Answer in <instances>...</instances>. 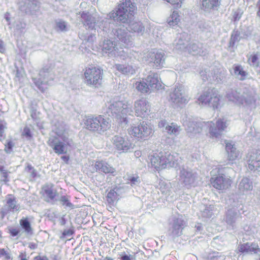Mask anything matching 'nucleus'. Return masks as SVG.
<instances>
[{"instance_id":"19","label":"nucleus","mask_w":260,"mask_h":260,"mask_svg":"<svg viewBox=\"0 0 260 260\" xmlns=\"http://www.w3.org/2000/svg\"><path fill=\"white\" fill-rule=\"evenodd\" d=\"M135 113L137 116L145 117L150 112V105L144 99L136 101L134 104Z\"/></svg>"},{"instance_id":"47","label":"nucleus","mask_w":260,"mask_h":260,"mask_svg":"<svg viewBox=\"0 0 260 260\" xmlns=\"http://www.w3.org/2000/svg\"><path fill=\"white\" fill-rule=\"evenodd\" d=\"M136 88L142 93H147L150 91V88L146 81H140L136 83Z\"/></svg>"},{"instance_id":"6","label":"nucleus","mask_w":260,"mask_h":260,"mask_svg":"<svg viewBox=\"0 0 260 260\" xmlns=\"http://www.w3.org/2000/svg\"><path fill=\"white\" fill-rule=\"evenodd\" d=\"M186 225L187 223L182 215L172 216L169 223L168 237L173 241H175L183 234V230Z\"/></svg>"},{"instance_id":"3","label":"nucleus","mask_w":260,"mask_h":260,"mask_svg":"<svg viewBox=\"0 0 260 260\" xmlns=\"http://www.w3.org/2000/svg\"><path fill=\"white\" fill-rule=\"evenodd\" d=\"M255 91L250 87L229 90L226 93L228 99L238 105L249 106L255 102Z\"/></svg>"},{"instance_id":"5","label":"nucleus","mask_w":260,"mask_h":260,"mask_svg":"<svg viewBox=\"0 0 260 260\" xmlns=\"http://www.w3.org/2000/svg\"><path fill=\"white\" fill-rule=\"evenodd\" d=\"M84 125L87 129L99 134L104 133L110 127L109 122L101 115L86 117L84 120Z\"/></svg>"},{"instance_id":"22","label":"nucleus","mask_w":260,"mask_h":260,"mask_svg":"<svg viewBox=\"0 0 260 260\" xmlns=\"http://www.w3.org/2000/svg\"><path fill=\"white\" fill-rule=\"evenodd\" d=\"M237 249L239 252L244 254H256L259 251L258 245L255 243H240L238 245Z\"/></svg>"},{"instance_id":"29","label":"nucleus","mask_w":260,"mask_h":260,"mask_svg":"<svg viewBox=\"0 0 260 260\" xmlns=\"http://www.w3.org/2000/svg\"><path fill=\"white\" fill-rule=\"evenodd\" d=\"M214 206L213 205H202L200 206L198 216L200 218L207 219L211 218L213 215Z\"/></svg>"},{"instance_id":"37","label":"nucleus","mask_w":260,"mask_h":260,"mask_svg":"<svg viewBox=\"0 0 260 260\" xmlns=\"http://www.w3.org/2000/svg\"><path fill=\"white\" fill-rule=\"evenodd\" d=\"M164 161H166V168L167 167H174L177 165V159L175 158V156L171 154L169 152L163 153Z\"/></svg>"},{"instance_id":"45","label":"nucleus","mask_w":260,"mask_h":260,"mask_svg":"<svg viewBox=\"0 0 260 260\" xmlns=\"http://www.w3.org/2000/svg\"><path fill=\"white\" fill-rule=\"evenodd\" d=\"M165 130L169 134L177 135L179 134L181 128L179 126L172 123L171 125H166Z\"/></svg>"},{"instance_id":"13","label":"nucleus","mask_w":260,"mask_h":260,"mask_svg":"<svg viewBox=\"0 0 260 260\" xmlns=\"http://www.w3.org/2000/svg\"><path fill=\"white\" fill-rule=\"evenodd\" d=\"M180 181L187 188L194 187L198 184V174L190 169L183 168L180 172Z\"/></svg>"},{"instance_id":"41","label":"nucleus","mask_w":260,"mask_h":260,"mask_svg":"<svg viewBox=\"0 0 260 260\" xmlns=\"http://www.w3.org/2000/svg\"><path fill=\"white\" fill-rule=\"evenodd\" d=\"M20 224L25 232L29 235L33 234V231L30 223L27 218H23L20 220Z\"/></svg>"},{"instance_id":"49","label":"nucleus","mask_w":260,"mask_h":260,"mask_svg":"<svg viewBox=\"0 0 260 260\" xmlns=\"http://www.w3.org/2000/svg\"><path fill=\"white\" fill-rule=\"evenodd\" d=\"M179 21L180 18L178 13L176 11H174L168 20V23L170 26H173L177 25Z\"/></svg>"},{"instance_id":"36","label":"nucleus","mask_w":260,"mask_h":260,"mask_svg":"<svg viewBox=\"0 0 260 260\" xmlns=\"http://www.w3.org/2000/svg\"><path fill=\"white\" fill-rule=\"evenodd\" d=\"M202 8L205 11L214 10L219 6V0H201Z\"/></svg>"},{"instance_id":"64","label":"nucleus","mask_w":260,"mask_h":260,"mask_svg":"<svg viewBox=\"0 0 260 260\" xmlns=\"http://www.w3.org/2000/svg\"><path fill=\"white\" fill-rule=\"evenodd\" d=\"M200 74L203 81H205L208 80V77L209 75H207V72L206 71H202Z\"/></svg>"},{"instance_id":"26","label":"nucleus","mask_w":260,"mask_h":260,"mask_svg":"<svg viewBox=\"0 0 260 260\" xmlns=\"http://www.w3.org/2000/svg\"><path fill=\"white\" fill-rule=\"evenodd\" d=\"M146 81L150 88V91L158 90L161 87V82L159 80V77L157 73L150 74L147 77Z\"/></svg>"},{"instance_id":"44","label":"nucleus","mask_w":260,"mask_h":260,"mask_svg":"<svg viewBox=\"0 0 260 260\" xmlns=\"http://www.w3.org/2000/svg\"><path fill=\"white\" fill-rule=\"evenodd\" d=\"M118 188L114 187L111 189L107 195V201L108 203L113 204L114 202L118 199V193L117 192Z\"/></svg>"},{"instance_id":"35","label":"nucleus","mask_w":260,"mask_h":260,"mask_svg":"<svg viewBox=\"0 0 260 260\" xmlns=\"http://www.w3.org/2000/svg\"><path fill=\"white\" fill-rule=\"evenodd\" d=\"M24 4L26 6L21 5L20 9L22 11L27 13L31 11L36 10L38 7L39 2L37 0H26Z\"/></svg>"},{"instance_id":"12","label":"nucleus","mask_w":260,"mask_h":260,"mask_svg":"<svg viewBox=\"0 0 260 260\" xmlns=\"http://www.w3.org/2000/svg\"><path fill=\"white\" fill-rule=\"evenodd\" d=\"M166 55L163 51L153 50L148 52L146 61L155 69H160L164 67Z\"/></svg>"},{"instance_id":"14","label":"nucleus","mask_w":260,"mask_h":260,"mask_svg":"<svg viewBox=\"0 0 260 260\" xmlns=\"http://www.w3.org/2000/svg\"><path fill=\"white\" fill-rule=\"evenodd\" d=\"M47 144L58 154L67 153V146L68 145H70L69 138H67L66 142L61 140L55 136H50L47 141Z\"/></svg>"},{"instance_id":"4","label":"nucleus","mask_w":260,"mask_h":260,"mask_svg":"<svg viewBox=\"0 0 260 260\" xmlns=\"http://www.w3.org/2000/svg\"><path fill=\"white\" fill-rule=\"evenodd\" d=\"M106 21H102L100 27L102 26V24H104L103 27V33L106 32L109 34V36L113 38L114 39L119 40L126 45H131L132 44L131 37L127 32V28H125L124 26H117L115 28L111 29L110 28V22L109 20H113V19H108L107 16L106 17Z\"/></svg>"},{"instance_id":"60","label":"nucleus","mask_w":260,"mask_h":260,"mask_svg":"<svg viewBox=\"0 0 260 260\" xmlns=\"http://www.w3.org/2000/svg\"><path fill=\"white\" fill-rule=\"evenodd\" d=\"M135 256L134 255L123 253L121 255L120 260H133Z\"/></svg>"},{"instance_id":"53","label":"nucleus","mask_w":260,"mask_h":260,"mask_svg":"<svg viewBox=\"0 0 260 260\" xmlns=\"http://www.w3.org/2000/svg\"><path fill=\"white\" fill-rule=\"evenodd\" d=\"M26 25V23L23 21H18L16 22L15 30L19 33H22L25 29Z\"/></svg>"},{"instance_id":"1","label":"nucleus","mask_w":260,"mask_h":260,"mask_svg":"<svg viewBox=\"0 0 260 260\" xmlns=\"http://www.w3.org/2000/svg\"><path fill=\"white\" fill-rule=\"evenodd\" d=\"M136 7L130 0H125L118 5L115 11L107 14L108 19H113L114 21L128 24V28L133 32L142 34L145 27L140 21L135 20Z\"/></svg>"},{"instance_id":"27","label":"nucleus","mask_w":260,"mask_h":260,"mask_svg":"<svg viewBox=\"0 0 260 260\" xmlns=\"http://www.w3.org/2000/svg\"><path fill=\"white\" fill-rule=\"evenodd\" d=\"M224 143L229 160L236 159L239 155V151L237 150L234 143L232 141L225 140Z\"/></svg>"},{"instance_id":"48","label":"nucleus","mask_w":260,"mask_h":260,"mask_svg":"<svg viewBox=\"0 0 260 260\" xmlns=\"http://www.w3.org/2000/svg\"><path fill=\"white\" fill-rule=\"evenodd\" d=\"M57 201H58L62 206L73 209L74 205L70 201L68 197L66 196H61Z\"/></svg>"},{"instance_id":"63","label":"nucleus","mask_w":260,"mask_h":260,"mask_svg":"<svg viewBox=\"0 0 260 260\" xmlns=\"http://www.w3.org/2000/svg\"><path fill=\"white\" fill-rule=\"evenodd\" d=\"M198 27L201 30L203 31L207 29L208 25L205 22L201 21L198 23Z\"/></svg>"},{"instance_id":"32","label":"nucleus","mask_w":260,"mask_h":260,"mask_svg":"<svg viewBox=\"0 0 260 260\" xmlns=\"http://www.w3.org/2000/svg\"><path fill=\"white\" fill-rule=\"evenodd\" d=\"M94 167L96 170L100 172H103L106 174H113L115 171V169L111 167L108 163L103 161H96Z\"/></svg>"},{"instance_id":"17","label":"nucleus","mask_w":260,"mask_h":260,"mask_svg":"<svg viewBox=\"0 0 260 260\" xmlns=\"http://www.w3.org/2000/svg\"><path fill=\"white\" fill-rule=\"evenodd\" d=\"M6 204L2 208L0 212V218L3 219L4 217L10 211L15 212L19 211L20 207L17 204L16 199L11 194L8 196Z\"/></svg>"},{"instance_id":"40","label":"nucleus","mask_w":260,"mask_h":260,"mask_svg":"<svg viewBox=\"0 0 260 260\" xmlns=\"http://www.w3.org/2000/svg\"><path fill=\"white\" fill-rule=\"evenodd\" d=\"M234 74L239 78L240 80H244L247 76V73L243 70L241 65L234 64L233 66Z\"/></svg>"},{"instance_id":"51","label":"nucleus","mask_w":260,"mask_h":260,"mask_svg":"<svg viewBox=\"0 0 260 260\" xmlns=\"http://www.w3.org/2000/svg\"><path fill=\"white\" fill-rule=\"evenodd\" d=\"M127 183L131 184V185H138L140 183V180L139 177L137 175H131L128 176L127 178Z\"/></svg>"},{"instance_id":"9","label":"nucleus","mask_w":260,"mask_h":260,"mask_svg":"<svg viewBox=\"0 0 260 260\" xmlns=\"http://www.w3.org/2000/svg\"><path fill=\"white\" fill-rule=\"evenodd\" d=\"M102 75L103 70L99 68L91 67L87 68L84 72L85 82L87 85L98 87L102 84Z\"/></svg>"},{"instance_id":"34","label":"nucleus","mask_w":260,"mask_h":260,"mask_svg":"<svg viewBox=\"0 0 260 260\" xmlns=\"http://www.w3.org/2000/svg\"><path fill=\"white\" fill-rule=\"evenodd\" d=\"M66 128L65 125L63 124L58 123L55 125L53 128L52 132L55 134V136L60 138L61 140L66 142L67 138H68L66 135Z\"/></svg>"},{"instance_id":"25","label":"nucleus","mask_w":260,"mask_h":260,"mask_svg":"<svg viewBox=\"0 0 260 260\" xmlns=\"http://www.w3.org/2000/svg\"><path fill=\"white\" fill-rule=\"evenodd\" d=\"M118 48L116 45L110 40H105L103 44L102 51L107 53L110 57L116 56L118 55Z\"/></svg>"},{"instance_id":"10","label":"nucleus","mask_w":260,"mask_h":260,"mask_svg":"<svg viewBox=\"0 0 260 260\" xmlns=\"http://www.w3.org/2000/svg\"><path fill=\"white\" fill-rule=\"evenodd\" d=\"M198 100L202 104L208 105L214 109H217L219 106L220 95L214 88L209 89L199 96Z\"/></svg>"},{"instance_id":"38","label":"nucleus","mask_w":260,"mask_h":260,"mask_svg":"<svg viewBox=\"0 0 260 260\" xmlns=\"http://www.w3.org/2000/svg\"><path fill=\"white\" fill-rule=\"evenodd\" d=\"M115 68L123 74L133 75L135 73L133 67L128 64H117L115 65Z\"/></svg>"},{"instance_id":"31","label":"nucleus","mask_w":260,"mask_h":260,"mask_svg":"<svg viewBox=\"0 0 260 260\" xmlns=\"http://www.w3.org/2000/svg\"><path fill=\"white\" fill-rule=\"evenodd\" d=\"M188 51L193 55L205 56L207 50L203 49L202 44L199 43H193L188 47Z\"/></svg>"},{"instance_id":"55","label":"nucleus","mask_w":260,"mask_h":260,"mask_svg":"<svg viewBox=\"0 0 260 260\" xmlns=\"http://www.w3.org/2000/svg\"><path fill=\"white\" fill-rule=\"evenodd\" d=\"M74 233V230L73 227H72L69 229H66L63 231L62 233V235L60 238H64L68 237L71 236Z\"/></svg>"},{"instance_id":"57","label":"nucleus","mask_w":260,"mask_h":260,"mask_svg":"<svg viewBox=\"0 0 260 260\" xmlns=\"http://www.w3.org/2000/svg\"><path fill=\"white\" fill-rule=\"evenodd\" d=\"M14 146V144L11 141H9L7 144H5V151L7 154H10L12 152V148Z\"/></svg>"},{"instance_id":"7","label":"nucleus","mask_w":260,"mask_h":260,"mask_svg":"<svg viewBox=\"0 0 260 260\" xmlns=\"http://www.w3.org/2000/svg\"><path fill=\"white\" fill-rule=\"evenodd\" d=\"M169 100L175 107L186 104L189 98L184 86L181 84L176 85L170 93Z\"/></svg>"},{"instance_id":"8","label":"nucleus","mask_w":260,"mask_h":260,"mask_svg":"<svg viewBox=\"0 0 260 260\" xmlns=\"http://www.w3.org/2000/svg\"><path fill=\"white\" fill-rule=\"evenodd\" d=\"M54 77V75L51 73V69L45 67L40 71L39 78H33L32 80L38 88L43 92L47 88L49 82L53 80Z\"/></svg>"},{"instance_id":"56","label":"nucleus","mask_w":260,"mask_h":260,"mask_svg":"<svg viewBox=\"0 0 260 260\" xmlns=\"http://www.w3.org/2000/svg\"><path fill=\"white\" fill-rule=\"evenodd\" d=\"M226 79V71L223 70L219 72V75L217 74L216 79L218 82H223Z\"/></svg>"},{"instance_id":"30","label":"nucleus","mask_w":260,"mask_h":260,"mask_svg":"<svg viewBox=\"0 0 260 260\" xmlns=\"http://www.w3.org/2000/svg\"><path fill=\"white\" fill-rule=\"evenodd\" d=\"M45 201L47 202L51 203L52 204H55L57 199H55L57 196V192L54 190L52 186L46 185L43 188Z\"/></svg>"},{"instance_id":"16","label":"nucleus","mask_w":260,"mask_h":260,"mask_svg":"<svg viewBox=\"0 0 260 260\" xmlns=\"http://www.w3.org/2000/svg\"><path fill=\"white\" fill-rule=\"evenodd\" d=\"M248 168L255 171L260 169V150H252L249 151L246 157Z\"/></svg>"},{"instance_id":"23","label":"nucleus","mask_w":260,"mask_h":260,"mask_svg":"<svg viewBox=\"0 0 260 260\" xmlns=\"http://www.w3.org/2000/svg\"><path fill=\"white\" fill-rule=\"evenodd\" d=\"M201 123L191 120L186 121L184 125L185 130L189 137L200 133L202 131Z\"/></svg>"},{"instance_id":"24","label":"nucleus","mask_w":260,"mask_h":260,"mask_svg":"<svg viewBox=\"0 0 260 260\" xmlns=\"http://www.w3.org/2000/svg\"><path fill=\"white\" fill-rule=\"evenodd\" d=\"M209 126L211 135L217 138L221 135V132L226 127V122L220 119L216 121L215 126L213 123L211 122Z\"/></svg>"},{"instance_id":"58","label":"nucleus","mask_w":260,"mask_h":260,"mask_svg":"<svg viewBox=\"0 0 260 260\" xmlns=\"http://www.w3.org/2000/svg\"><path fill=\"white\" fill-rule=\"evenodd\" d=\"M22 135L25 136L28 140H30L32 137L29 128L27 126L24 128Z\"/></svg>"},{"instance_id":"15","label":"nucleus","mask_w":260,"mask_h":260,"mask_svg":"<svg viewBox=\"0 0 260 260\" xmlns=\"http://www.w3.org/2000/svg\"><path fill=\"white\" fill-rule=\"evenodd\" d=\"M152 129L146 123L143 121L138 126H132L129 129V134L140 139H146L152 134Z\"/></svg>"},{"instance_id":"52","label":"nucleus","mask_w":260,"mask_h":260,"mask_svg":"<svg viewBox=\"0 0 260 260\" xmlns=\"http://www.w3.org/2000/svg\"><path fill=\"white\" fill-rule=\"evenodd\" d=\"M25 171L29 173L30 177L35 178L37 176V172L36 169L29 164H27V166L25 168Z\"/></svg>"},{"instance_id":"54","label":"nucleus","mask_w":260,"mask_h":260,"mask_svg":"<svg viewBox=\"0 0 260 260\" xmlns=\"http://www.w3.org/2000/svg\"><path fill=\"white\" fill-rule=\"evenodd\" d=\"M4 256L5 260H12L11 254L4 248L0 249V257Z\"/></svg>"},{"instance_id":"33","label":"nucleus","mask_w":260,"mask_h":260,"mask_svg":"<svg viewBox=\"0 0 260 260\" xmlns=\"http://www.w3.org/2000/svg\"><path fill=\"white\" fill-rule=\"evenodd\" d=\"M176 42V47L179 49H183L187 47L188 42L190 40V38L188 35L183 32L180 34L178 37Z\"/></svg>"},{"instance_id":"50","label":"nucleus","mask_w":260,"mask_h":260,"mask_svg":"<svg viewBox=\"0 0 260 260\" xmlns=\"http://www.w3.org/2000/svg\"><path fill=\"white\" fill-rule=\"evenodd\" d=\"M79 37L80 39L85 41L86 42L92 43L94 42L95 37L94 34H90L89 35L80 33L79 34Z\"/></svg>"},{"instance_id":"21","label":"nucleus","mask_w":260,"mask_h":260,"mask_svg":"<svg viewBox=\"0 0 260 260\" xmlns=\"http://www.w3.org/2000/svg\"><path fill=\"white\" fill-rule=\"evenodd\" d=\"M211 183L213 186L218 190H223L231 185V180L224 175H219L214 179L212 178Z\"/></svg>"},{"instance_id":"46","label":"nucleus","mask_w":260,"mask_h":260,"mask_svg":"<svg viewBox=\"0 0 260 260\" xmlns=\"http://www.w3.org/2000/svg\"><path fill=\"white\" fill-rule=\"evenodd\" d=\"M240 32L238 30H234L231 36L230 41L229 42V47H234L235 43L240 40Z\"/></svg>"},{"instance_id":"59","label":"nucleus","mask_w":260,"mask_h":260,"mask_svg":"<svg viewBox=\"0 0 260 260\" xmlns=\"http://www.w3.org/2000/svg\"><path fill=\"white\" fill-rule=\"evenodd\" d=\"M9 233L13 237H15L18 235L20 232V230L17 228H8Z\"/></svg>"},{"instance_id":"42","label":"nucleus","mask_w":260,"mask_h":260,"mask_svg":"<svg viewBox=\"0 0 260 260\" xmlns=\"http://www.w3.org/2000/svg\"><path fill=\"white\" fill-rule=\"evenodd\" d=\"M10 172L8 171L4 166L0 165V182L7 184L10 180L9 178Z\"/></svg>"},{"instance_id":"11","label":"nucleus","mask_w":260,"mask_h":260,"mask_svg":"<svg viewBox=\"0 0 260 260\" xmlns=\"http://www.w3.org/2000/svg\"><path fill=\"white\" fill-rule=\"evenodd\" d=\"M79 14L80 15V20L86 29H95L96 25H98L100 29L103 31L102 26L104 25L102 24V26L100 27V25L101 24V22L102 21H106V18L102 20H101V18L99 17L96 18L89 12L86 11L79 12Z\"/></svg>"},{"instance_id":"61","label":"nucleus","mask_w":260,"mask_h":260,"mask_svg":"<svg viewBox=\"0 0 260 260\" xmlns=\"http://www.w3.org/2000/svg\"><path fill=\"white\" fill-rule=\"evenodd\" d=\"M242 13L239 11H235L233 15L234 21H239L241 17Z\"/></svg>"},{"instance_id":"2","label":"nucleus","mask_w":260,"mask_h":260,"mask_svg":"<svg viewBox=\"0 0 260 260\" xmlns=\"http://www.w3.org/2000/svg\"><path fill=\"white\" fill-rule=\"evenodd\" d=\"M133 111L132 105L127 102L113 101L108 104L106 113L113 118H115L119 123L126 124L128 123L127 114L132 115Z\"/></svg>"},{"instance_id":"62","label":"nucleus","mask_w":260,"mask_h":260,"mask_svg":"<svg viewBox=\"0 0 260 260\" xmlns=\"http://www.w3.org/2000/svg\"><path fill=\"white\" fill-rule=\"evenodd\" d=\"M257 60H258L257 56L256 55H252L250 59V64H252L253 66L257 65Z\"/></svg>"},{"instance_id":"18","label":"nucleus","mask_w":260,"mask_h":260,"mask_svg":"<svg viewBox=\"0 0 260 260\" xmlns=\"http://www.w3.org/2000/svg\"><path fill=\"white\" fill-rule=\"evenodd\" d=\"M114 147L118 151L126 152L132 148V144L126 138L119 135H115L112 138Z\"/></svg>"},{"instance_id":"43","label":"nucleus","mask_w":260,"mask_h":260,"mask_svg":"<svg viewBox=\"0 0 260 260\" xmlns=\"http://www.w3.org/2000/svg\"><path fill=\"white\" fill-rule=\"evenodd\" d=\"M54 29L57 31H67L69 29L67 23L61 19L55 21Z\"/></svg>"},{"instance_id":"28","label":"nucleus","mask_w":260,"mask_h":260,"mask_svg":"<svg viewBox=\"0 0 260 260\" xmlns=\"http://www.w3.org/2000/svg\"><path fill=\"white\" fill-rule=\"evenodd\" d=\"M150 160L152 166L156 170L166 168V161H164L162 152L152 156Z\"/></svg>"},{"instance_id":"39","label":"nucleus","mask_w":260,"mask_h":260,"mask_svg":"<svg viewBox=\"0 0 260 260\" xmlns=\"http://www.w3.org/2000/svg\"><path fill=\"white\" fill-rule=\"evenodd\" d=\"M252 183L248 178H243L239 184V189L242 192L252 190Z\"/></svg>"},{"instance_id":"20","label":"nucleus","mask_w":260,"mask_h":260,"mask_svg":"<svg viewBox=\"0 0 260 260\" xmlns=\"http://www.w3.org/2000/svg\"><path fill=\"white\" fill-rule=\"evenodd\" d=\"M240 214L239 210L235 207H233L227 210L224 220L229 228L234 229L236 227V222L240 217Z\"/></svg>"}]
</instances>
